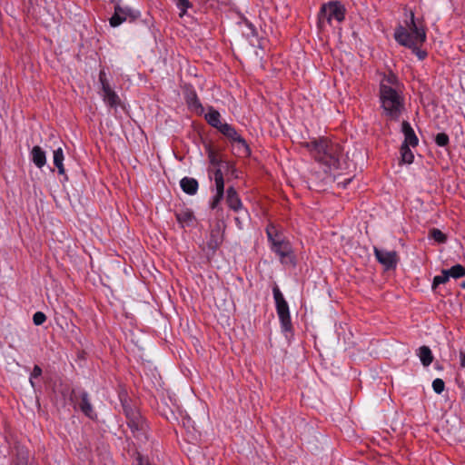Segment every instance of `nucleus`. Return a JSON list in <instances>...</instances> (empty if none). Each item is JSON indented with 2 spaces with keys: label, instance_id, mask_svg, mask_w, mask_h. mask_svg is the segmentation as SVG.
I'll return each instance as SVG.
<instances>
[{
  "label": "nucleus",
  "instance_id": "f257e3e1",
  "mask_svg": "<svg viewBox=\"0 0 465 465\" xmlns=\"http://www.w3.org/2000/svg\"><path fill=\"white\" fill-rule=\"evenodd\" d=\"M314 159L329 168H340L342 147L338 143L322 137L305 143Z\"/></svg>",
  "mask_w": 465,
  "mask_h": 465
},
{
  "label": "nucleus",
  "instance_id": "f03ea898",
  "mask_svg": "<svg viewBox=\"0 0 465 465\" xmlns=\"http://www.w3.org/2000/svg\"><path fill=\"white\" fill-rule=\"evenodd\" d=\"M380 99L386 114L392 120H398L404 109V100L400 93L382 83L380 84Z\"/></svg>",
  "mask_w": 465,
  "mask_h": 465
},
{
  "label": "nucleus",
  "instance_id": "7ed1b4c3",
  "mask_svg": "<svg viewBox=\"0 0 465 465\" xmlns=\"http://www.w3.org/2000/svg\"><path fill=\"white\" fill-rule=\"evenodd\" d=\"M124 413L126 417L127 426L134 437L140 442L148 440V424L140 411L131 406L127 401H122Z\"/></svg>",
  "mask_w": 465,
  "mask_h": 465
},
{
  "label": "nucleus",
  "instance_id": "20e7f679",
  "mask_svg": "<svg viewBox=\"0 0 465 465\" xmlns=\"http://www.w3.org/2000/svg\"><path fill=\"white\" fill-rule=\"evenodd\" d=\"M272 294L275 302L276 312L281 323V329L284 333L292 332V323L291 320L289 305L277 284H275L272 288Z\"/></svg>",
  "mask_w": 465,
  "mask_h": 465
},
{
  "label": "nucleus",
  "instance_id": "39448f33",
  "mask_svg": "<svg viewBox=\"0 0 465 465\" xmlns=\"http://www.w3.org/2000/svg\"><path fill=\"white\" fill-rule=\"evenodd\" d=\"M345 7L339 1L324 4L318 14V26L323 28L325 23L331 25L332 19L342 22L345 19Z\"/></svg>",
  "mask_w": 465,
  "mask_h": 465
},
{
  "label": "nucleus",
  "instance_id": "423d86ee",
  "mask_svg": "<svg viewBox=\"0 0 465 465\" xmlns=\"http://www.w3.org/2000/svg\"><path fill=\"white\" fill-rule=\"evenodd\" d=\"M401 29L408 37L416 43H424L426 41V30L422 22H417L413 12L410 13V19L405 21V25H399L394 31V39L397 41V35Z\"/></svg>",
  "mask_w": 465,
  "mask_h": 465
},
{
  "label": "nucleus",
  "instance_id": "0eeeda50",
  "mask_svg": "<svg viewBox=\"0 0 465 465\" xmlns=\"http://www.w3.org/2000/svg\"><path fill=\"white\" fill-rule=\"evenodd\" d=\"M141 15L138 10H134L127 5H121L117 3L114 5V13L109 19L112 27H117L124 22H134Z\"/></svg>",
  "mask_w": 465,
  "mask_h": 465
},
{
  "label": "nucleus",
  "instance_id": "6e6552de",
  "mask_svg": "<svg viewBox=\"0 0 465 465\" xmlns=\"http://www.w3.org/2000/svg\"><path fill=\"white\" fill-rule=\"evenodd\" d=\"M272 250L280 256L282 262L292 253V244L283 234H267Z\"/></svg>",
  "mask_w": 465,
  "mask_h": 465
},
{
  "label": "nucleus",
  "instance_id": "1a4fd4ad",
  "mask_svg": "<svg viewBox=\"0 0 465 465\" xmlns=\"http://www.w3.org/2000/svg\"><path fill=\"white\" fill-rule=\"evenodd\" d=\"M373 253L377 262L382 265L385 271L396 269L399 262V256L396 251H387L385 249L373 246Z\"/></svg>",
  "mask_w": 465,
  "mask_h": 465
},
{
  "label": "nucleus",
  "instance_id": "9d476101",
  "mask_svg": "<svg viewBox=\"0 0 465 465\" xmlns=\"http://www.w3.org/2000/svg\"><path fill=\"white\" fill-rule=\"evenodd\" d=\"M223 242V234H204V238L198 240V243L208 259L214 255L216 250Z\"/></svg>",
  "mask_w": 465,
  "mask_h": 465
},
{
  "label": "nucleus",
  "instance_id": "9b49d317",
  "mask_svg": "<svg viewBox=\"0 0 465 465\" xmlns=\"http://www.w3.org/2000/svg\"><path fill=\"white\" fill-rule=\"evenodd\" d=\"M397 43L402 46L411 49L412 53L415 54L420 61L424 60L428 55V53L425 50L420 49V45H422L423 43L412 42L401 29L397 35Z\"/></svg>",
  "mask_w": 465,
  "mask_h": 465
},
{
  "label": "nucleus",
  "instance_id": "f8f14e48",
  "mask_svg": "<svg viewBox=\"0 0 465 465\" xmlns=\"http://www.w3.org/2000/svg\"><path fill=\"white\" fill-rule=\"evenodd\" d=\"M175 215L178 223L183 229L193 228L197 223V220L193 215V211L189 209H181L176 212Z\"/></svg>",
  "mask_w": 465,
  "mask_h": 465
},
{
  "label": "nucleus",
  "instance_id": "ddd939ff",
  "mask_svg": "<svg viewBox=\"0 0 465 465\" xmlns=\"http://www.w3.org/2000/svg\"><path fill=\"white\" fill-rule=\"evenodd\" d=\"M81 411L91 420L97 418L96 412L94 411L93 405L90 401L89 394L83 391L80 392V401L78 403Z\"/></svg>",
  "mask_w": 465,
  "mask_h": 465
},
{
  "label": "nucleus",
  "instance_id": "4468645a",
  "mask_svg": "<svg viewBox=\"0 0 465 465\" xmlns=\"http://www.w3.org/2000/svg\"><path fill=\"white\" fill-rule=\"evenodd\" d=\"M104 102L111 108H116L121 104L120 97L111 88L109 84H104V90L102 91Z\"/></svg>",
  "mask_w": 465,
  "mask_h": 465
},
{
  "label": "nucleus",
  "instance_id": "2eb2a0df",
  "mask_svg": "<svg viewBox=\"0 0 465 465\" xmlns=\"http://www.w3.org/2000/svg\"><path fill=\"white\" fill-rule=\"evenodd\" d=\"M13 465H29L30 453L28 449L21 444L15 445Z\"/></svg>",
  "mask_w": 465,
  "mask_h": 465
},
{
  "label": "nucleus",
  "instance_id": "dca6fc26",
  "mask_svg": "<svg viewBox=\"0 0 465 465\" xmlns=\"http://www.w3.org/2000/svg\"><path fill=\"white\" fill-rule=\"evenodd\" d=\"M401 131L404 134V143L402 144H408L409 146L416 147L419 143V139L409 122H402Z\"/></svg>",
  "mask_w": 465,
  "mask_h": 465
},
{
  "label": "nucleus",
  "instance_id": "f3484780",
  "mask_svg": "<svg viewBox=\"0 0 465 465\" xmlns=\"http://www.w3.org/2000/svg\"><path fill=\"white\" fill-rule=\"evenodd\" d=\"M226 203L234 211L240 210L242 206L241 199L232 186L229 187L226 191Z\"/></svg>",
  "mask_w": 465,
  "mask_h": 465
},
{
  "label": "nucleus",
  "instance_id": "a211bd4d",
  "mask_svg": "<svg viewBox=\"0 0 465 465\" xmlns=\"http://www.w3.org/2000/svg\"><path fill=\"white\" fill-rule=\"evenodd\" d=\"M31 159L35 166L42 168L46 163L45 152L39 145H35L31 150Z\"/></svg>",
  "mask_w": 465,
  "mask_h": 465
},
{
  "label": "nucleus",
  "instance_id": "6ab92c4d",
  "mask_svg": "<svg viewBox=\"0 0 465 465\" xmlns=\"http://www.w3.org/2000/svg\"><path fill=\"white\" fill-rule=\"evenodd\" d=\"M180 186L185 193L194 195L198 191L199 184L196 179L184 177L181 180Z\"/></svg>",
  "mask_w": 465,
  "mask_h": 465
},
{
  "label": "nucleus",
  "instance_id": "aec40b11",
  "mask_svg": "<svg viewBox=\"0 0 465 465\" xmlns=\"http://www.w3.org/2000/svg\"><path fill=\"white\" fill-rule=\"evenodd\" d=\"M205 149L211 165L217 167L222 163H225L227 168L232 167V165L229 162H223L220 158L218 153L212 147V145H207Z\"/></svg>",
  "mask_w": 465,
  "mask_h": 465
},
{
  "label": "nucleus",
  "instance_id": "412c9836",
  "mask_svg": "<svg viewBox=\"0 0 465 465\" xmlns=\"http://www.w3.org/2000/svg\"><path fill=\"white\" fill-rule=\"evenodd\" d=\"M219 132L223 134L226 138H228L232 143L236 142L242 137V135L238 134L235 128L227 123H223V124L219 129Z\"/></svg>",
  "mask_w": 465,
  "mask_h": 465
},
{
  "label": "nucleus",
  "instance_id": "4be33fe9",
  "mask_svg": "<svg viewBox=\"0 0 465 465\" xmlns=\"http://www.w3.org/2000/svg\"><path fill=\"white\" fill-rule=\"evenodd\" d=\"M64 153L61 147L55 149L54 151V164L58 170V173L64 176V180H68L67 175L65 174V170L64 167Z\"/></svg>",
  "mask_w": 465,
  "mask_h": 465
},
{
  "label": "nucleus",
  "instance_id": "5701e85b",
  "mask_svg": "<svg viewBox=\"0 0 465 465\" xmlns=\"http://www.w3.org/2000/svg\"><path fill=\"white\" fill-rule=\"evenodd\" d=\"M417 355L419 356L422 365L425 367H428L433 361L431 350L426 345L420 346L418 349Z\"/></svg>",
  "mask_w": 465,
  "mask_h": 465
},
{
  "label": "nucleus",
  "instance_id": "b1692460",
  "mask_svg": "<svg viewBox=\"0 0 465 465\" xmlns=\"http://www.w3.org/2000/svg\"><path fill=\"white\" fill-rule=\"evenodd\" d=\"M233 143V149L236 151L235 154L239 157H246L249 156L251 153V150L249 145L247 144L246 141L241 137Z\"/></svg>",
  "mask_w": 465,
  "mask_h": 465
},
{
  "label": "nucleus",
  "instance_id": "393cba45",
  "mask_svg": "<svg viewBox=\"0 0 465 465\" xmlns=\"http://www.w3.org/2000/svg\"><path fill=\"white\" fill-rule=\"evenodd\" d=\"M186 102L191 109L197 113L203 112V108L195 91H191L186 94Z\"/></svg>",
  "mask_w": 465,
  "mask_h": 465
},
{
  "label": "nucleus",
  "instance_id": "a878e982",
  "mask_svg": "<svg viewBox=\"0 0 465 465\" xmlns=\"http://www.w3.org/2000/svg\"><path fill=\"white\" fill-rule=\"evenodd\" d=\"M205 119L207 121V123L216 128V129H220L221 126L223 124V123L221 122V114L218 111L214 110V109H211L208 114H206L205 115Z\"/></svg>",
  "mask_w": 465,
  "mask_h": 465
},
{
  "label": "nucleus",
  "instance_id": "bb28decb",
  "mask_svg": "<svg viewBox=\"0 0 465 465\" xmlns=\"http://www.w3.org/2000/svg\"><path fill=\"white\" fill-rule=\"evenodd\" d=\"M243 25L245 29L242 30V35L250 40L252 45H255V43L253 42L252 38L257 39L258 37V31L256 27L247 20L243 21Z\"/></svg>",
  "mask_w": 465,
  "mask_h": 465
},
{
  "label": "nucleus",
  "instance_id": "cd10ccee",
  "mask_svg": "<svg viewBox=\"0 0 465 465\" xmlns=\"http://www.w3.org/2000/svg\"><path fill=\"white\" fill-rule=\"evenodd\" d=\"M450 278L459 279L465 276V267L461 264H456L447 270Z\"/></svg>",
  "mask_w": 465,
  "mask_h": 465
},
{
  "label": "nucleus",
  "instance_id": "c85d7f7f",
  "mask_svg": "<svg viewBox=\"0 0 465 465\" xmlns=\"http://www.w3.org/2000/svg\"><path fill=\"white\" fill-rule=\"evenodd\" d=\"M401 155L403 163H411L413 162L414 155L408 144H402L401 146Z\"/></svg>",
  "mask_w": 465,
  "mask_h": 465
},
{
  "label": "nucleus",
  "instance_id": "c756f323",
  "mask_svg": "<svg viewBox=\"0 0 465 465\" xmlns=\"http://www.w3.org/2000/svg\"><path fill=\"white\" fill-rule=\"evenodd\" d=\"M450 280L449 273L447 272V270H442L441 274L436 275L433 278L432 282V289L436 288L440 284H444Z\"/></svg>",
  "mask_w": 465,
  "mask_h": 465
},
{
  "label": "nucleus",
  "instance_id": "7c9ffc66",
  "mask_svg": "<svg viewBox=\"0 0 465 465\" xmlns=\"http://www.w3.org/2000/svg\"><path fill=\"white\" fill-rule=\"evenodd\" d=\"M435 143L438 146H440V147L447 146L450 143L449 135L445 133H439L435 136Z\"/></svg>",
  "mask_w": 465,
  "mask_h": 465
},
{
  "label": "nucleus",
  "instance_id": "2f4dec72",
  "mask_svg": "<svg viewBox=\"0 0 465 465\" xmlns=\"http://www.w3.org/2000/svg\"><path fill=\"white\" fill-rule=\"evenodd\" d=\"M382 83L393 87L394 85L398 84V77L396 74L391 72L384 75L381 84Z\"/></svg>",
  "mask_w": 465,
  "mask_h": 465
},
{
  "label": "nucleus",
  "instance_id": "473e14b6",
  "mask_svg": "<svg viewBox=\"0 0 465 465\" xmlns=\"http://www.w3.org/2000/svg\"><path fill=\"white\" fill-rule=\"evenodd\" d=\"M432 389L437 394H440L445 389L443 380L437 378L432 381Z\"/></svg>",
  "mask_w": 465,
  "mask_h": 465
},
{
  "label": "nucleus",
  "instance_id": "72a5a7b5",
  "mask_svg": "<svg viewBox=\"0 0 465 465\" xmlns=\"http://www.w3.org/2000/svg\"><path fill=\"white\" fill-rule=\"evenodd\" d=\"M223 197H224V193H216L215 195L212 198V200L210 202V208L212 210L218 208V206H219L220 203L222 202V200L223 199Z\"/></svg>",
  "mask_w": 465,
  "mask_h": 465
},
{
  "label": "nucleus",
  "instance_id": "f704fd0d",
  "mask_svg": "<svg viewBox=\"0 0 465 465\" xmlns=\"http://www.w3.org/2000/svg\"><path fill=\"white\" fill-rule=\"evenodd\" d=\"M223 197H224V193H216L215 195L212 198V200L210 202V208L212 210L218 208V206H219L220 203L222 202V200L223 199Z\"/></svg>",
  "mask_w": 465,
  "mask_h": 465
},
{
  "label": "nucleus",
  "instance_id": "c9c22d12",
  "mask_svg": "<svg viewBox=\"0 0 465 465\" xmlns=\"http://www.w3.org/2000/svg\"><path fill=\"white\" fill-rule=\"evenodd\" d=\"M45 321H46V316L42 312H36L33 315V322L36 326L42 325Z\"/></svg>",
  "mask_w": 465,
  "mask_h": 465
},
{
  "label": "nucleus",
  "instance_id": "e433bc0d",
  "mask_svg": "<svg viewBox=\"0 0 465 465\" xmlns=\"http://www.w3.org/2000/svg\"><path fill=\"white\" fill-rule=\"evenodd\" d=\"M42 369L39 365L34 366L33 371L31 372L29 379L30 383L33 387L35 386L34 379L39 378L42 375Z\"/></svg>",
  "mask_w": 465,
  "mask_h": 465
},
{
  "label": "nucleus",
  "instance_id": "4c0bfd02",
  "mask_svg": "<svg viewBox=\"0 0 465 465\" xmlns=\"http://www.w3.org/2000/svg\"><path fill=\"white\" fill-rule=\"evenodd\" d=\"M191 6L192 4L189 0H177V7L181 10L182 14H184Z\"/></svg>",
  "mask_w": 465,
  "mask_h": 465
},
{
  "label": "nucleus",
  "instance_id": "58836bf2",
  "mask_svg": "<svg viewBox=\"0 0 465 465\" xmlns=\"http://www.w3.org/2000/svg\"><path fill=\"white\" fill-rule=\"evenodd\" d=\"M211 173H213V174L214 181L219 180V179L224 180L223 173L221 168H216L214 171H212L211 169H209V173L211 174Z\"/></svg>",
  "mask_w": 465,
  "mask_h": 465
},
{
  "label": "nucleus",
  "instance_id": "ea45409f",
  "mask_svg": "<svg viewBox=\"0 0 465 465\" xmlns=\"http://www.w3.org/2000/svg\"><path fill=\"white\" fill-rule=\"evenodd\" d=\"M215 183V190L216 193H224V180H216Z\"/></svg>",
  "mask_w": 465,
  "mask_h": 465
},
{
  "label": "nucleus",
  "instance_id": "a19ab883",
  "mask_svg": "<svg viewBox=\"0 0 465 465\" xmlns=\"http://www.w3.org/2000/svg\"><path fill=\"white\" fill-rule=\"evenodd\" d=\"M431 238L438 243H444L447 241V234H431Z\"/></svg>",
  "mask_w": 465,
  "mask_h": 465
},
{
  "label": "nucleus",
  "instance_id": "79ce46f5",
  "mask_svg": "<svg viewBox=\"0 0 465 465\" xmlns=\"http://www.w3.org/2000/svg\"><path fill=\"white\" fill-rule=\"evenodd\" d=\"M99 81L102 85V91L104 90V84H109L105 77V73L104 71H101L99 74Z\"/></svg>",
  "mask_w": 465,
  "mask_h": 465
},
{
  "label": "nucleus",
  "instance_id": "37998d69",
  "mask_svg": "<svg viewBox=\"0 0 465 465\" xmlns=\"http://www.w3.org/2000/svg\"><path fill=\"white\" fill-rule=\"evenodd\" d=\"M460 366L462 368H465V351H460Z\"/></svg>",
  "mask_w": 465,
  "mask_h": 465
},
{
  "label": "nucleus",
  "instance_id": "c03bdc74",
  "mask_svg": "<svg viewBox=\"0 0 465 465\" xmlns=\"http://www.w3.org/2000/svg\"><path fill=\"white\" fill-rule=\"evenodd\" d=\"M351 178L345 179L343 182H338V184H342V187L345 188L351 183Z\"/></svg>",
  "mask_w": 465,
  "mask_h": 465
},
{
  "label": "nucleus",
  "instance_id": "a18cd8bd",
  "mask_svg": "<svg viewBox=\"0 0 465 465\" xmlns=\"http://www.w3.org/2000/svg\"><path fill=\"white\" fill-rule=\"evenodd\" d=\"M429 232L436 233V232H440V230H439V229L433 228V229H431Z\"/></svg>",
  "mask_w": 465,
  "mask_h": 465
},
{
  "label": "nucleus",
  "instance_id": "49530a36",
  "mask_svg": "<svg viewBox=\"0 0 465 465\" xmlns=\"http://www.w3.org/2000/svg\"><path fill=\"white\" fill-rule=\"evenodd\" d=\"M460 287H461L462 289H465V281H464V282H462L460 283Z\"/></svg>",
  "mask_w": 465,
  "mask_h": 465
}]
</instances>
